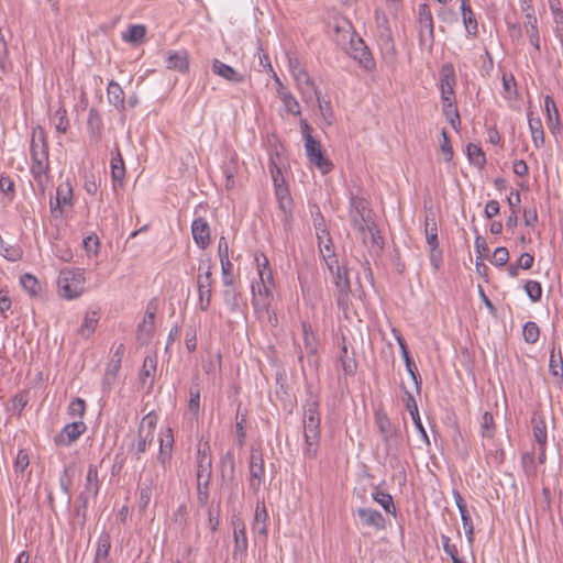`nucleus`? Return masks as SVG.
Here are the masks:
<instances>
[{"mask_svg":"<svg viewBox=\"0 0 563 563\" xmlns=\"http://www.w3.org/2000/svg\"><path fill=\"white\" fill-rule=\"evenodd\" d=\"M320 413H319V399L312 393L303 405V437L305 449L303 453L307 457L313 459L317 456L319 441H320Z\"/></svg>","mask_w":563,"mask_h":563,"instance_id":"nucleus-1","label":"nucleus"},{"mask_svg":"<svg viewBox=\"0 0 563 563\" xmlns=\"http://www.w3.org/2000/svg\"><path fill=\"white\" fill-rule=\"evenodd\" d=\"M212 474V457L208 443L197 448V498L201 506L209 500V485Z\"/></svg>","mask_w":563,"mask_h":563,"instance_id":"nucleus-2","label":"nucleus"},{"mask_svg":"<svg viewBox=\"0 0 563 563\" xmlns=\"http://www.w3.org/2000/svg\"><path fill=\"white\" fill-rule=\"evenodd\" d=\"M85 272L81 268H64L58 276L59 296L67 300L80 297L85 291Z\"/></svg>","mask_w":563,"mask_h":563,"instance_id":"nucleus-3","label":"nucleus"},{"mask_svg":"<svg viewBox=\"0 0 563 563\" xmlns=\"http://www.w3.org/2000/svg\"><path fill=\"white\" fill-rule=\"evenodd\" d=\"M349 216L353 228L365 240V227L374 222L367 201L360 196L351 194Z\"/></svg>","mask_w":563,"mask_h":563,"instance_id":"nucleus-4","label":"nucleus"},{"mask_svg":"<svg viewBox=\"0 0 563 563\" xmlns=\"http://www.w3.org/2000/svg\"><path fill=\"white\" fill-rule=\"evenodd\" d=\"M157 478L158 474L155 464L144 466L139 479V508L141 511H145L146 508L148 507L153 496V492L156 489L157 486Z\"/></svg>","mask_w":563,"mask_h":563,"instance_id":"nucleus-5","label":"nucleus"},{"mask_svg":"<svg viewBox=\"0 0 563 563\" xmlns=\"http://www.w3.org/2000/svg\"><path fill=\"white\" fill-rule=\"evenodd\" d=\"M305 148L309 162L319 168L322 174H328L333 169L334 166L324 155L321 143L308 132L305 133Z\"/></svg>","mask_w":563,"mask_h":563,"instance_id":"nucleus-6","label":"nucleus"},{"mask_svg":"<svg viewBox=\"0 0 563 563\" xmlns=\"http://www.w3.org/2000/svg\"><path fill=\"white\" fill-rule=\"evenodd\" d=\"M331 273L334 275L333 282L336 288V303L341 310L346 311L349 309L351 294V284L347 276V269L345 267H341L336 261V266H334V271Z\"/></svg>","mask_w":563,"mask_h":563,"instance_id":"nucleus-7","label":"nucleus"},{"mask_svg":"<svg viewBox=\"0 0 563 563\" xmlns=\"http://www.w3.org/2000/svg\"><path fill=\"white\" fill-rule=\"evenodd\" d=\"M417 25L420 45L431 47L434 43V26L431 10L426 3L419 5Z\"/></svg>","mask_w":563,"mask_h":563,"instance_id":"nucleus-8","label":"nucleus"},{"mask_svg":"<svg viewBox=\"0 0 563 563\" xmlns=\"http://www.w3.org/2000/svg\"><path fill=\"white\" fill-rule=\"evenodd\" d=\"M456 85V76L454 66L445 63L440 69V89L442 101H455L454 87Z\"/></svg>","mask_w":563,"mask_h":563,"instance_id":"nucleus-9","label":"nucleus"},{"mask_svg":"<svg viewBox=\"0 0 563 563\" xmlns=\"http://www.w3.org/2000/svg\"><path fill=\"white\" fill-rule=\"evenodd\" d=\"M275 194L278 200V207L282 211L280 219L284 225L288 228L292 221V198L290 197L288 188L284 185V178H282V183L276 181Z\"/></svg>","mask_w":563,"mask_h":563,"instance_id":"nucleus-10","label":"nucleus"},{"mask_svg":"<svg viewBox=\"0 0 563 563\" xmlns=\"http://www.w3.org/2000/svg\"><path fill=\"white\" fill-rule=\"evenodd\" d=\"M350 55L357 60L365 70H373L376 66L375 59L362 38L351 40Z\"/></svg>","mask_w":563,"mask_h":563,"instance_id":"nucleus-11","label":"nucleus"},{"mask_svg":"<svg viewBox=\"0 0 563 563\" xmlns=\"http://www.w3.org/2000/svg\"><path fill=\"white\" fill-rule=\"evenodd\" d=\"M87 427L81 420L66 424L62 431L55 437L56 445L69 446L85 433Z\"/></svg>","mask_w":563,"mask_h":563,"instance_id":"nucleus-12","label":"nucleus"},{"mask_svg":"<svg viewBox=\"0 0 563 563\" xmlns=\"http://www.w3.org/2000/svg\"><path fill=\"white\" fill-rule=\"evenodd\" d=\"M376 423L379 429L380 435L385 442L387 451L391 449H397L398 442V431L391 424L390 420L385 415H379L376 418Z\"/></svg>","mask_w":563,"mask_h":563,"instance_id":"nucleus-13","label":"nucleus"},{"mask_svg":"<svg viewBox=\"0 0 563 563\" xmlns=\"http://www.w3.org/2000/svg\"><path fill=\"white\" fill-rule=\"evenodd\" d=\"M71 196L73 189L69 184L57 187L55 201L51 200V213L54 218L62 217L65 207H71Z\"/></svg>","mask_w":563,"mask_h":563,"instance_id":"nucleus-14","label":"nucleus"},{"mask_svg":"<svg viewBox=\"0 0 563 563\" xmlns=\"http://www.w3.org/2000/svg\"><path fill=\"white\" fill-rule=\"evenodd\" d=\"M233 526V539H234V549L233 556L238 555L243 556L247 551V538L245 532V523L243 519L239 516H234L232 518Z\"/></svg>","mask_w":563,"mask_h":563,"instance_id":"nucleus-15","label":"nucleus"},{"mask_svg":"<svg viewBox=\"0 0 563 563\" xmlns=\"http://www.w3.org/2000/svg\"><path fill=\"white\" fill-rule=\"evenodd\" d=\"M212 273H199L197 276V286L199 294V308L207 311L212 296Z\"/></svg>","mask_w":563,"mask_h":563,"instance_id":"nucleus-16","label":"nucleus"},{"mask_svg":"<svg viewBox=\"0 0 563 563\" xmlns=\"http://www.w3.org/2000/svg\"><path fill=\"white\" fill-rule=\"evenodd\" d=\"M154 438L150 432H144L142 428L137 429L136 437L133 438L128 444V452L134 460L140 461L142 455L146 452L153 443Z\"/></svg>","mask_w":563,"mask_h":563,"instance_id":"nucleus-17","label":"nucleus"},{"mask_svg":"<svg viewBox=\"0 0 563 563\" xmlns=\"http://www.w3.org/2000/svg\"><path fill=\"white\" fill-rule=\"evenodd\" d=\"M265 474L263 456L260 452L252 451L250 456V488L257 492Z\"/></svg>","mask_w":563,"mask_h":563,"instance_id":"nucleus-18","label":"nucleus"},{"mask_svg":"<svg viewBox=\"0 0 563 563\" xmlns=\"http://www.w3.org/2000/svg\"><path fill=\"white\" fill-rule=\"evenodd\" d=\"M324 235L325 236H322V234H317L318 246L320 254L327 264V267L330 272H333L338 261L334 253V245L329 230L324 231Z\"/></svg>","mask_w":563,"mask_h":563,"instance_id":"nucleus-19","label":"nucleus"},{"mask_svg":"<svg viewBox=\"0 0 563 563\" xmlns=\"http://www.w3.org/2000/svg\"><path fill=\"white\" fill-rule=\"evenodd\" d=\"M356 515L363 526L373 527L376 530H383L386 527V520L378 510L361 507L356 510Z\"/></svg>","mask_w":563,"mask_h":563,"instance_id":"nucleus-20","label":"nucleus"},{"mask_svg":"<svg viewBox=\"0 0 563 563\" xmlns=\"http://www.w3.org/2000/svg\"><path fill=\"white\" fill-rule=\"evenodd\" d=\"M545 122L552 134L560 132L561 119L555 101L551 96L544 97Z\"/></svg>","mask_w":563,"mask_h":563,"instance_id":"nucleus-21","label":"nucleus"},{"mask_svg":"<svg viewBox=\"0 0 563 563\" xmlns=\"http://www.w3.org/2000/svg\"><path fill=\"white\" fill-rule=\"evenodd\" d=\"M191 233L195 242L199 247L205 250L209 245L210 228L205 219L198 218L194 220L191 224Z\"/></svg>","mask_w":563,"mask_h":563,"instance_id":"nucleus-22","label":"nucleus"},{"mask_svg":"<svg viewBox=\"0 0 563 563\" xmlns=\"http://www.w3.org/2000/svg\"><path fill=\"white\" fill-rule=\"evenodd\" d=\"M378 46L382 51L384 58L394 60L397 54L395 42L391 31L388 26L380 27L377 38Z\"/></svg>","mask_w":563,"mask_h":563,"instance_id":"nucleus-23","label":"nucleus"},{"mask_svg":"<svg viewBox=\"0 0 563 563\" xmlns=\"http://www.w3.org/2000/svg\"><path fill=\"white\" fill-rule=\"evenodd\" d=\"M212 71L217 76H219L230 82H233V84H240V82L244 81V79H245L243 74L239 73L233 67L224 64L223 62H221L219 59H214L212 62Z\"/></svg>","mask_w":563,"mask_h":563,"instance_id":"nucleus-24","label":"nucleus"},{"mask_svg":"<svg viewBox=\"0 0 563 563\" xmlns=\"http://www.w3.org/2000/svg\"><path fill=\"white\" fill-rule=\"evenodd\" d=\"M292 76L297 82V86L301 90L302 96L306 99L310 100L313 98V96H318V89L316 88L314 82L312 81V79L305 69L295 70V74Z\"/></svg>","mask_w":563,"mask_h":563,"instance_id":"nucleus-25","label":"nucleus"},{"mask_svg":"<svg viewBox=\"0 0 563 563\" xmlns=\"http://www.w3.org/2000/svg\"><path fill=\"white\" fill-rule=\"evenodd\" d=\"M222 172L225 176V189H233L235 186V176L239 173V156L236 153H232L229 159L223 162Z\"/></svg>","mask_w":563,"mask_h":563,"instance_id":"nucleus-26","label":"nucleus"},{"mask_svg":"<svg viewBox=\"0 0 563 563\" xmlns=\"http://www.w3.org/2000/svg\"><path fill=\"white\" fill-rule=\"evenodd\" d=\"M166 67L179 73L188 71L189 59L187 52H169L166 58Z\"/></svg>","mask_w":563,"mask_h":563,"instance_id":"nucleus-27","label":"nucleus"},{"mask_svg":"<svg viewBox=\"0 0 563 563\" xmlns=\"http://www.w3.org/2000/svg\"><path fill=\"white\" fill-rule=\"evenodd\" d=\"M107 95L109 102L119 111L125 110V97L124 91L121 88V86L115 82L114 80H111L107 88Z\"/></svg>","mask_w":563,"mask_h":563,"instance_id":"nucleus-28","label":"nucleus"},{"mask_svg":"<svg viewBox=\"0 0 563 563\" xmlns=\"http://www.w3.org/2000/svg\"><path fill=\"white\" fill-rule=\"evenodd\" d=\"M529 130L531 132V139L537 148H540L544 144V132L542 128V121L539 117H533L532 112H528Z\"/></svg>","mask_w":563,"mask_h":563,"instance_id":"nucleus-29","label":"nucleus"},{"mask_svg":"<svg viewBox=\"0 0 563 563\" xmlns=\"http://www.w3.org/2000/svg\"><path fill=\"white\" fill-rule=\"evenodd\" d=\"M100 489V482L98 478V468L96 465L90 464L88 466L87 475H86V482H85V488L81 493L88 494L91 497L96 498L99 494Z\"/></svg>","mask_w":563,"mask_h":563,"instance_id":"nucleus-30","label":"nucleus"},{"mask_svg":"<svg viewBox=\"0 0 563 563\" xmlns=\"http://www.w3.org/2000/svg\"><path fill=\"white\" fill-rule=\"evenodd\" d=\"M461 10H462V18L463 22L466 29V32L470 35L476 36L478 29H477V21L475 18V14L468 3V0H461Z\"/></svg>","mask_w":563,"mask_h":563,"instance_id":"nucleus-31","label":"nucleus"},{"mask_svg":"<svg viewBox=\"0 0 563 563\" xmlns=\"http://www.w3.org/2000/svg\"><path fill=\"white\" fill-rule=\"evenodd\" d=\"M339 361L345 375H354L357 368V363L354 358L353 352H349L345 345V339L342 340Z\"/></svg>","mask_w":563,"mask_h":563,"instance_id":"nucleus-32","label":"nucleus"},{"mask_svg":"<svg viewBox=\"0 0 563 563\" xmlns=\"http://www.w3.org/2000/svg\"><path fill=\"white\" fill-rule=\"evenodd\" d=\"M88 131L93 142L98 143L101 139L102 119L98 110L91 108L88 113L87 121Z\"/></svg>","mask_w":563,"mask_h":563,"instance_id":"nucleus-33","label":"nucleus"},{"mask_svg":"<svg viewBox=\"0 0 563 563\" xmlns=\"http://www.w3.org/2000/svg\"><path fill=\"white\" fill-rule=\"evenodd\" d=\"M406 395H407L406 408L409 411L416 428L421 433V435L423 437L426 442L429 443L428 434H427V432H426V430H424V428L422 426V422H421V419H420V416H419V410H418L417 402H416L412 394H410L409 391H406Z\"/></svg>","mask_w":563,"mask_h":563,"instance_id":"nucleus-34","label":"nucleus"},{"mask_svg":"<svg viewBox=\"0 0 563 563\" xmlns=\"http://www.w3.org/2000/svg\"><path fill=\"white\" fill-rule=\"evenodd\" d=\"M174 438L172 434V430L168 429L165 434H163L159 439V452L157 455V460L164 466L172 457Z\"/></svg>","mask_w":563,"mask_h":563,"instance_id":"nucleus-35","label":"nucleus"},{"mask_svg":"<svg viewBox=\"0 0 563 563\" xmlns=\"http://www.w3.org/2000/svg\"><path fill=\"white\" fill-rule=\"evenodd\" d=\"M267 510L264 503H257L254 515L253 530L264 538L267 537Z\"/></svg>","mask_w":563,"mask_h":563,"instance_id":"nucleus-36","label":"nucleus"},{"mask_svg":"<svg viewBox=\"0 0 563 563\" xmlns=\"http://www.w3.org/2000/svg\"><path fill=\"white\" fill-rule=\"evenodd\" d=\"M111 176L114 183H122L125 176V166L120 153L119 147L117 146L112 152L111 158Z\"/></svg>","mask_w":563,"mask_h":563,"instance_id":"nucleus-37","label":"nucleus"},{"mask_svg":"<svg viewBox=\"0 0 563 563\" xmlns=\"http://www.w3.org/2000/svg\"><path fill=\"white\" fill-rule=\"evenodd\" d=\"M303 345L308 354L314 355L318 350V338L312 331L311 324L308 321L301 322Z\"/></svg>","mask_w":563,"mask_h":563,"instance_id":"nucleus-38","label":"nucleus"},{"mask_svg":"<svg viewBox=\"0 0 563 563\" xmlns=\"http://www.w3.org/2000/svg\"><path fill=\"white\" fill-rule=\"evenodd\" d=\"M32 162L31 173L37 180L47 172L48 155L44 154L43 152H35L34 156H32Z\"/></svg>","mask_w":563,"mask_h":563,"instance_id":"nucleus-39","label":"nucleus"},{"mask_svg":"<svg viewBox=\"0 0 563 563\" xmlns=\"http://www.w3.org/2000/svg\"><path fill=\"white\" fill-rule=\"evenodd\" d=\"M99 322V314L97 311H88L85 314L84 321L78 329V334H80L82 338H89L96 331V328Z\"/></svg>","mask_w":563,"mask_h":563,"instance_id":"nucleus-40","label":"nucleus"},{"mask_svg":"<svg viewBox=\"0 0 563 563\" xmlns=\"http://www.w3.org/2000/svg\"><path fill=\"white\" fill-rule=\"evenodd\" d=\"M35 152H43L44 154L48 155L45 132L41 126L35 128L32 133L31 156H34Z\"/></svg>","mask_w":563,"mask_h":563,"instance_id":"nucleus-41","label":"nucleus"},{"mask_svg":"<svg viewBox=\"0 0 563 563\" xmlns=\"http://www.w3.org/2000/svg\"><path fill=\"white\" fill-rule=\"evenodd\" d=\"M426 240L429 246L439 245L438 240V225L435 221L434 213L426 214V225H424Z\"/></svg>","mask_w":563,"mask_h":563,"instance_id":"nucleus-42","label":"nucleus"},{"mask_svg":"<svg viewBox=\"0 0 563 563\" xmlns=\"http://www.w3.org/2000/svg\"><path fill=\"white\" fill-rule=\"evenodd\" d=\"M111 549V538L108 532H102L98 538L97 551L95 555V563H100L101 560H107Z\"/></svg>","mask_w":563,"mask_h":563,"instance_id":"nucleus-43","label":"nucleus"},{"mask_svg":"<svg viewBox=\"0 0 563 563\" xmlns=\"http://www.w3.org/2000/svg\"><path fill=\"white\" fill-rule=\"evenodd\" d=\"M189 396L188 410L197 417L200 410V385L198 378L192 382L189 388Z\"/></svg>","mask_w":563,"mask_h":563,"instance_id":"nucleus-44","label":"nucleus"},{"mask_svg":"<svg viewBox=\"0 0 563 563\" xmlns=\"http://www.w3.org/2000/svg\"><path fill=\"white\" fill-rule=\"evenodd\" d=\"M443 114L449 120L450 124L455 131H459L461 125V118L455 101H442Z\"/></svg>","mask_w":563,"mask_h":563,"instance_id":"nucleus-45","label":"nucleus"},{"mask_svg":"<svg viewBox=\"0 0 563 563\" xmlns=\"http://www.w3.org/2000/svg\"><path fill=\"white\" fill-rule=\"evenodd\" d=\"M527 22H526V31L529 36L531 45L539 51L540 49V37H539V31L537 26V18L533 14H527Z\"/></svg>","mask_w":563,"mask_h":563,"instance_id":"nucleus-46","label":"nucleus"},{"mask_svg":"<svg viewBox=\"0 0 563 563\" xmlns=\"http://www.w3.org/2000/svg\"><path fill=\"white\" fill-rule=\"evenodd\" d=\"M146 35V27L141 24L129 26L128 31L123 34V40L129 43H141Z\"/></svg>","mask_w":563,"mask_h":563,"instance_id":"nucleus-47","label":"nucleus"},{"mask_svg":"<svg viewBox=\"0 0 563 563\" xmlns=\"http://www.w3.org/2000/svg\"><path fill=\"white\" fill-rule=\"evenodd\" d=\"M466 153H467V157L470 159V162L482 168L484 167L485 163H486V157H485V153L483 152V150L474 144V143H470L467 146H466Z\"/></svg>","mask_w":563,"mask_h":563,"instance_id":"nucleus-48","label":"nucleus"},{"mask_svg":"<svg viewBox=\"0 0 563 563\" xmlns=\"http://www.w3.org/2000/svg\"><path fill=\"white\" fill-rule=\"evenodd\" d=\"M373 499L378 503L387 514H396V508L394 505L393 497L388 493H384L379 489H375V492L372 493Z\"/></svg>","mask_w":563,"mask_h":563,"instance_id":"nucleus-49","label":"nucleus"},{"mask_svg":"<svg viewBox=\"0 0 563 563\" xmlns=\"http://www.w3.org/2000/svg\"><path fill=\"white\" fill-rule=\"evenodd\" d=\"M277 92L286 108V111L294 115H299L300 106L292 93L287 90H277Z\"/></svg>","mask_w":563,"mask_h":563,"instance_id":"nucleus-50","label":"nucleus"},{"mask_svg":"<svg viewBox=\"0 0 563 563\" xmlns=\"http://www.w3.org/2000/svg\"><path fill=\"white\" fill-rule=\"evenodd\" d=\"M20 283L23 289L26 290L31 296H36L41 290L37 278L31 274L26 273L22 275Z\"/></svg>","mask_w":563,"mask_h":563,"instance_id":"nucleus-51","label":"nucleus"},{"mask_svg":"<svg viewBox=\"0 0 563 563\" xmlns=\"http://www.w3.org/2000/svg\"><path fill=\"white\" fill-rule=\"evenodd\" d=\"M52 122L58 132L66 133L69 126L66 110L58 108L52 117Z\"/></svg>","mask_w":563,"mask_h":563,"instance_id":"nucleus-52","label":"nucleus"},{"mask_svg":"<svg viewBox=\"0 0 563 563\" xmlns=\"http://www.w3.org/2000/svg\"><path fill=\"white\" fill-rule=\"evenodd\" d=\"M481 433L484 438L492 439L495 434V421L490 412L485 411L481 422Z\"/></svg>","mask_w":563,"mask_h":563,"instance_id":"nucleus-53","label":"nucleus"},{"mask_svg":"<svg viewBox=\"0 0 563 563\" xmlns=\"http://www.w3.org/2000/svg\"><path fill=\"white\" fill-rule=\"evenodd\" d=\"M555 349H552L551 357H550V373L553 376L560 377L561 380H563V358L561 355V349H559V355L555 356L554 354Z\"/></svg>","mask_w":563,"mask_h":563,"instance_id":"nucleus-54","label":"nucleus"},{"mask_svg":"<svg viewBox=\"0 0 563 563\" xmlns=\"http://www.w3.org/2000/svg\"><path fill=\"white\" fill-rule=\"evenodd\" d=\"M522 335L527 343L533 344L539 340L540 329L536 322L528 321L522 329Z\"/></svg>","mask_w":563,"mask_h":563,"instance_id":"nucleus-55","label":"nucleus"},{"mask_svg":"<svg viewBox=\"0 0 563 563\" xmlns=\"http://www.w3.org/2000/svg\"><path fill=\"white\" fill-rule=\"evenodd\" d=\"M155 330V319H148L144 317L143 322L139 325V339L147 340L152 336Z\"/></svg>","mask_w":563,"mask_h":563,"instance_id":"nucleus-56","label":"nucleus"},{"mask_svg":"<svg viewBox=\"0 0 563 563\" xmlns=\"http://www.w3.org/2000/svg\"><path fill=\"white\" fill-rule=\"evenodd\" d=\"M156 371V358L147 356L144 360L141 373H140V379L143 384H145L147 377H152Z\"/></svg>","mask_w":563,"mask_h":563,"instance_id":"nucleus-57","label":"nucleus"},{"mask_svg":"<svg viewBox=\"0 0 563 563\" xmlns=\"http://www.w3.org/2000/svg\"><path fill=\"white\" fill-rule=\"evenodd\" d=\"M86 411V402L81 398H75L68 406V415L73 418H82Z\"/></svg>","mask_w":563,"mask_h":563,"instance_id":"nucleus-58","label":"nucleus"},{"mask_svg":"<svg viewBox=\"0 0 563 563\" xmlns=\"http://www.w3.org/2000/svg\"><path fill=\"white\" fill-rule=\"evenodd\" d=\"M528 297L533 301H539L542 296V287L539 282L528 280L525 285Z\"/></svg>","mask_w":563,"mask_h":563,"instance_id":"nucleus-59","label":"nucleus"},{"mask_svg":"<svg viewBox=\"0 0 563 563\" xmlns=\"http://www.w3.org/2000/svg\"><path fill=\"white\" fill-rule=\"evenodd\" d=\"M258 273H260L262 287H263V289L260 288V294H262V291H264V294L266 296L272 295V288L274 287L272 272L269 269H267V272H265L264 269H258Z\"/></svg>","mask_w":563,"mask_h":563,"instance_id":"nucleus-60","label":"nucleus"},{"mask_svg":"<svg viewBox=\"0 0 563 563\" xmlns=\"http://www.w3.org/2000/svg\"><path fill=\"white\" fill-rule=\"evenodd\" d=\"M533 435L540 446H545L547 443V428L543 421L534 422Z\"/></svg>","mask_w":563,"mask_h":563,"instance_id":"nucleus-61","label":"nucleus"},{"mask_svg":"<svg viewBox=\"0 0 563 563\" xmlns=\"http://www.w3.org/2000/svg\"><path fill=\"white\" fill-rule=\"evenodd\" d=\"M156 423H157V417L153 413H147L141 420L139 428H142L144 432H150L151 437L154 438Z\"/></svg>","mask_w":563,"mask_h":563,"instance_id":"nucleus-62","label":"nucleus"},{"mask_svg":"<svg viewBox=\"0 0 563 563\" xmlns=\"http://www.w3.org/2000/svg\"><path fill=\"white\" fill-rule=\"evenodd\" d=\"M509 260V252L506 247H497L493 253L492 263L496 266H504Z\"/></svg>","mask_w":563,"mask_h":563,"instance_id":"nucleus-63","label":"nucleus"},{"mask_svg":"<svg viewBox=\"0 0 563 563\" xmlns=\"http://www.w3.org/2000/svg\"><path fill=\"white\" fill-rule=\"evenodd\" d=\"M521 464L527 475L534 476L537 474L534 456L532 453H525L521 457Z\"/></svg>","mask_w":563,"mask_h":563,"instance_id":"nucleus-64","label":"nucleus"}]
</instances>
